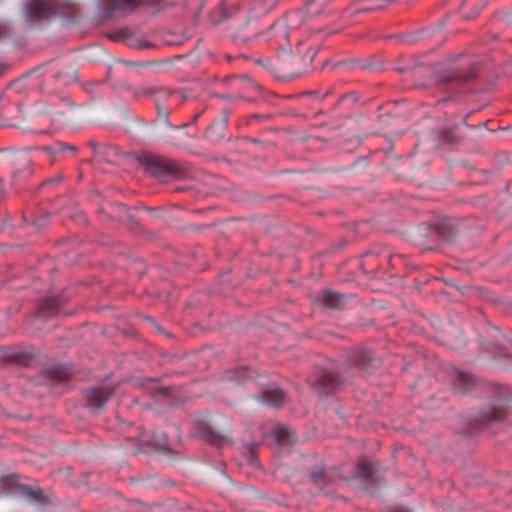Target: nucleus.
<instances>
[{
  "mask_svg": "<svg viewBox=\"0 0 512 512\" xmlns=\"http://www.w3.org/2000/svg\"><path fill=\"white\" fill-rule=\"evenodd\" d=\"M49 215L47 212L42 213L40 216L37 217H30L29 219L27 216L24 217L25 221H28L31 225L35 226L37 229H41L48 223Z\"/></svg>",
  "mask_w": 512,
  "mask_h": 512,
  "instance_id": "412c9836",
  "label": "nucleus"
},
{
  "mask_svg": "<svg viewBox=\"0 0 512 512\" xmlns=\"http://www.w3.org/2000/svg\"><path fill=\"white\" fill-rule=\"evenodd\" d=\"M339 383L338 375L325 369H319L317 378L313 382V387L320 395H327L331 393Z\"/></svg>",
  "mask_w": 512,
  "mask_h": 512,
  "instance_id": "39448f33",
  "label": "nucleus"
},
{
  "mask_svg": "<svg viewBox=\"0 0 512 512\" xmlns=\"http://www.w3.org/2000/svg\"><path fill=\"white\" fill-rule=\"evenodd\" d=\"M43 151L47 152L49 155L53 156V150L49 146H45L42 148Z\"/></svg>",
  "mask_w": 512,
  "mask_h": 512,
  "instance_id": "c756f323",
  "label": "nucleus"
},
{
  "mask_svg": "<svg viewBox=\"0 0 512 512\" xmlns=\"http://www.w3.org/2000/svg\"><path fill=\"white\" fill-rule=\"evenodd\" d=\"M316 54H317V48H311V49L307 50L306 57H309L310 61H312L313 58L316 56Z\"/></svg>",
  "mask_w": 512,
  "mask_h": 512,
  "instance_id": "cd10ccee",
  "label": "nucleus"
},
{
  "mask_svg": "<svg viewBox=\"0 0 512 512\" xmlns=\"http://www.w3.org/2000/svg\"><path fill=\"white\" fill-rule=\"evenodd\" d=\"M25 491L27 492V495L35 500V501H42L43 499V493L41 490H32L29 487H24Z\"/></svg>",
  "mask_w": 512,
  "mask_h": 512,
  "instance_id": "393cba45",
  "label": "nucleus"
},
{
  "mask_svg": "<svg viewBox=\"0 0 512 512\" xmlns=\"http://www.w3.org/2000/svg\"><path fill=\"white\" fill-rule=\"evenodd\" d=\"M474 378L471 374L456 371L455 379L453 380L454 387L462 393L468 392L473 386Z\"/></svg>",
  "mask_w": 512,
  "mask_h": 512,
  "instance_id": "2eb2a0df",
  "label": "nucleus"
},
{
  "mask_svg": "<svg viewBox=\"0 0 512 512\" xmlns=\"http://www.w3.org/2000/svg\"><path fill=\"white\" fill-rule=\"evenodd\" d=\"M312 4H308L303 10L292 12L287 16L286 23L283 21L276 22L272 29L276 30L277 33L281 34L284 38H287V26L297 27L305 22L315 13L312 11Z\"/></svg>",
  "mask_w": 512,
  "mask_h": 512,
  "instance_id": "7ed1b4c3",
  "label": "nucleus"
},
{
  "mask_svg": "<svg viewBox=\"0 0 512 512\" xmlns=\"http://www.w3.org/2000/svg\"><path fill=\"white\" fill-rule=\"evenodd\" d=\"M76 76H77V73L73 66L67 67V71L65 73L58 72L56 74V77L58 79H60L63 82V84H68V83L76 80Z\"/></svg>",
  "mask_w": 512,
  "mask_h": 512,
  "instance_id": "5701e85b",
  "label": "nucleus"
},
{
  "mask_svg": "<svg viewBox=\"0 0 512 512\" xmlns=\"http://www.w3.org/2000/svg\"><path fill=\"white\" fill-rule=\"evenodd\" d=\"M9 162L12 166L11 186L15 187L32 175V157L29 151H17L9 155Z\"/></svg>",
  "mask_w": 512,
  "mask_h": 512,
  "instance_id": "f257e3e1",
  "label": "nucleus"
},
{
  "mask_svg": "<svg viewBox=\"0 0 512 512\" xmlns=\"http://www.w3.org/2000/svg\"><path fill=\"white\" fill-rule=\"evenodd\" d=\"M112 392V389L106 388L89 389L86 391V403L89 407L96 410H102L112 395Z\"/></svg>",
  "mask_w": 512,
  "mask_h": 512,
  "instance_id": "6e6552de",
  "label": "nucleus"
},
{
  "mask_svg": "<svg viewBox=\"0 0 512 512\" xmlns=\"http://www.w3.org/2000/svg\"><path fill=\"white\" fill-rule=\"evenodd\" d=\"M474 77V72L462 73L459 71H451L447 76L444 77L443 82L454 83V82H466Z\"/></svg>",
  "mask_w": 512,
  "mask_h": 512,
  "instance_id": "6ab92c4d",
  "label": "nucleus"
},
{
  "mask_svg": "<svg viewBox=\"0 0 512 512\" xmlns=\"http://www.w3.org/2000/svg\"><path fill=\"white\" fill-rule=\"evenodd\" d=\"M200 117V113H197L196 115L193 116L192 120H191V123H195Z\"/></svg>",
  "mask_w": 512,
  "mask_h": 512,
  "instance_id": "2f4dec72",
  "label": "nucleus"
},
{
  "mask_svg": "<svg viewBox=\"0 0 512 512\" xmlns=\"http://www.w3.org/2000/svg\"><path fill=\"white\" fill-rule=\"evenodd\" d=\"M157 107V115H158V122L161 123L165 128L171 129V130H177L182 127H186L188 124H182L179 126L171 125L169 123L168 117L170 114V111L162 106H160L158 103L156 104Z\"/></svg>",
  "mask_w": 512,
  "mask_h": 512,
  "instance_id": "a211bd4d",
  "label": "nucleus"
},
{
  "mask_svg": "<svg viewBox=\"0 0 512 512\" xmlns=\"http://www.w3.org/2000/svg\"><path fill=\"white\" fill-rule=\"evenodd\" d=\"M59 305L56 299H45L38 308V314L42 318L53 317L58 314Z\"/></svg>",
  "mask_w": 512,
  "mask_h": 512,
  "instance_id": "dca6fc26",
  "label": "nucleus"
},
{
  "mask_svg": "<svg viewBox=\"0 0 512 512\" xmlns=\"http://www.w3.org/2000/svg\"><path fill=\"white\" fill-rule=\"evenodd\" d=\"M56 377L60 380V381H65L69 378V374L67 371H64V370H59L57 371V375Z\"/></svg>",
  "mask_w": 512,
  "mask_h": 512,
  "instance_id": "bb28decb",
  "label": "nucleus"
},
{
  "mask_svg": "<svg viewBox=\"0 0 512 512\" xmlns=\"http://www.w3.org/2000/svg\"><path fill=\"white\" fill-rule=\"evenodd\" d=\"M259 400L267 405L279 407L284 402L285 395L281 389L274 388L271 390H265Z\"/></svg>",
  "mask_w": 512,
  "mask_h": 512,
  "instance_id": "4468645a",
  "label": "nucleus"
},
{
  "mask_svg": "<svg viewBox=\"0 0 512 512\" xmlns=\"http://www.w3.org/2000/svg\"><path fill=\"white\" fill-rule=\"evenodd\" d=\"M44 112H52V109L51 108H47L44 110Z\"/></svg>",
  "mask_w": 512,
  "mask_h": 512,
  "instance_id": "4c0bfd02",
  "label": "nucleus"
},
{
  "mask_svg": "<svg viewBox=\"0 0 512 512\" xmlns=\"http://www.w3.org/2000/svg\"><path fill=\"white\" fill-rule=\"evenodd\" d=\"M351 361L355 366L361 367L362 369L375 366L377 362L376 358L373 356V353L368 349H357L353 353Z\"/></svg>",
  "mask_w": 512,
  "mask_h": 512,
  "instance_id": "f8f14e48",
  "label": "nucleus"
},
{
  "mask_svg": "<svg viewBox=\"0 0 512 512\" xmlns=\"http://www.w3.org/2000/svg\"><path fill=\"white\" fill-rule=\"evenodd\" d=\"M148 47H150V44H148V43L141 45V48H148Z\"/></svg>",
  "mask_w": 512,
  "mask_h": 512,
  "instance_id": "f704fd0d",
  "label": "nucleus"
},
{
  "mask_svg": "<svg viewBox=\"0 0 512 512\" xmlns=\"http://www.w3.org/2000/svg\"><path fill=\"white\" fill-rule=\"evenodd\" d=\"M386 0H367L363 5L359 7H348L344 14L347 17H354L360 13H368L376 10H380L386 6Z\"/></svg>",
  "mask_w": 512,
  "mask_h": 512,
  "instance_id": "9b49d317",
  "label": "nucleus"
},
{
  "mask_svg": "<svg viewBox=\"0 0 512 512\" xmlns=\"http://www.w3.org/2000/svg\"><path fill=\"white\" fill-rule=\"evenodd\" d=\"M65 101H66L68 104H70V103H71V101H70L69 99H65Z\"/></svg>",
  "mask_w": 512,
  "mask_h": 512,
  "instance_id": "ea45409f",
  "label": "nucleus"
},
{
  "mask_svg": "<svg viewBox=\"0 0 512 512\" xmlns=\"http://www.w3.org/2000/svg\"><path fill=\"white\" fill-rule=\"evenodd\" d=\"M316 302L324 308H342L345 305V297L332 290H324L317 296Z\"/></svg>",
  "mask_w": 512,
  "mask_h": 512,
  "instance_id": "9d476101",
  "label": "nucleus"
},
{
  "mask_svg": "<svg viewBox=\"0 0 512 512\" xmlns=\"http://www.w3.org/2000/svg\"><path fill=\"white\" fill-rule=\"evenodd\" d=\"M505 411L500 408H495L493 411L485 413L482 415L481 419L482 421H494V420H500L504 417Z\"/></svg>",
  "mask_w": 512,
  "mask_h": 512,
  "instance_id": "b1692460",
  "label": "nucleus"
},
{
  "mask_svg": "<svg viewBox=\"0 0 512 512\" xmlns=\"http://www.w3.org/2000/svg\"><path fill=\"white\" fill-rule=\"evenodd\" d=\"M509 23L512 25V15L509 18Z\"/></svg>",
  "mask_w": 512,
  "mask_h": 512,
  "instance_id": "58836bf2",
  "label": "nucleus"
},
{
  "mask_svg": "<svg viewBox=\"0 0 512 512\" xmlns=\"http://www.w3.org/2000/svg\"><path fill=\"white\" fill-rule=\"evenodd\" d=\"M229 112L223 110L219 118L215 119L206 131L207 138L212 142L222 140L226 135Z\"/></svg>",
  "mask_w": 512,
  "mask_h": 512,
  "instance_id": "0eeeda50",
  "label": "nucleus"
},
{
  "mask_svg": "<svg viewBox=\"0 0 512 512\" xmlns=\"http://www.w3.org/2000/svg\"><path fill=\"white\" fill-rule=\"evenodd\" d=\"M357 471L358 476L364 479H368L372 475L370 464L365 459H361L357 462Z\"/></svg>",
  "mask_w": 512,
  "mask_h": 512,
  "instance_id": "4be33fe9",
  "label": "nucleus"
},
{
  "mask_svg": "<svg viewBox=\"0 0 512 512\" xmlns=\"http://www.w3.org/2000/svg\"><path fill=\"white\" fill-rule=\"evenodd\" d=\"M280 0H255V10L258 14L270 12Z\"/></svg>",
  "mask_w": 512,
  "mask_h": 512,
  "instance_id": "aec40b11",
  "label": "nucleus"
},
{
  "mask_svg": "<svg viewBox=\"0 0 512 512\" xmlns=\"http://www.w3.org/2000/svg\"><path fill=\"white\" fill-rule=\"evenodd\" d=\"M62 148L63 150H72V151H75V148L66 144V145H62Z\"/></svg>",
  "mask_w": 512,
  "mask_h": 512,
  "instance_id": "7c9ffc66",
  "label": "nucleus"
},
{
  "mask_svg": "<svg viewBox=\"0 0 512 512\" xmlns=\"http://www.w3.org/2000/svg\"><path fill=\"white\" fill-rule=\"evenodd\" d=\"M228 377L238 383L257 382L262 385L266 379L265 375H258L255 371L250 370L247 367H241L239 369L230 371Z\"/></svg>",
  "mask_w": 512,
  "mask_h": 512,
  "instance_id": "1a4fd4ad",
  "label": "nucleus"
},
{
  "mask_svg": "<svg viewBox=\"0 0 512 512\" xmlns=\"http://www.w3.org/2000/svg\"><path fill=\"white\" fill-rule=\"evenodd\" d=\"M147 168L155 175H172L178 176V168L175 163L170 160L158 157L156 155H146L144 157Z\"/></svg>",
  "mask_w": 512,
  "mask_h": 512,
  "instance_id": "20e7f679",
  "label": "nucleus"
},
{
  "mask_svg": "<svg viewBox=\"0 0 512 512\" xmlns=\"http://www.w3.org/2000/svg\"><path fill=\"white\" fill-rule=\"evenodd\" d=\"M171 94L170 91L156 88V87H142L139 89H136L133 92V95L135 98L143 97V96H158L159 98L163 97L166 98Z\"/></svg>",
  "mask_w": 512,
  "mask_h": 512,
  "instance_id": "f3484780",
  "label": "nucleus"
},
{
  "mask_svg": "<svg viewBox=\"0 0 512 512\" xmlns=\"http://www.w3.org/2000/svg\"><path fill=\"white\" fill-rule=\"evenodd\" d=\"M323 476H324L323 469H320V470H317V471H314L311 473V478L315 483H319L321 481V479L323 478Z\"/></svg>",
  "mask_w": 512,
  "mask_h": 512,
  "instance_id": "a878e982",
  "label": "nucleus"
},
{
  "mask_svg": "<svg viewBox=\"0 0 512 512\" xmlns=\"http://www.w3.org/2000/svg\"><path fill=\"white\" fill-rule=\"evenodd\" d=\"M272 433L279 444L293 443L296 440L295 431L288 426L275 424Z\"/></svg>",
  "mask_w": 512,
  "mask_h": 512,
  "instance_id": "ddd939ff",
  "label": "nucleus"
},
{
  "mask_svg": "<svg viewBox=\"0 0 512 512\" xmlns=\"http://www.w3.org/2000/svg\"><path fill=\"white\" fill-rule=\"evenodd\" d=\"M147 2V0H103V5L105 14L110 16L115 12L129 13Z\"/></svg>",
  "mask_w": 512,
  "mask_h": 512,
  "instance_id": "423d86ee",
  "label": "nucleus"
},
{
  "mask_svg": "<svg viewBox=\"0 0 512 512\" xmlns=\"http://www.w3.org/2000/svg\"><path fill=\"white\" fill-rule=\"evenodd\" d=\"M59 181H60V178H55V179L53 180V182H55V183H57V182H59ZM50 182H52V180H51Z\"/></svg>",
  "mask_w": 512,
  "mask_h": 512,
  "instance_id": "e433bc0d",
  "label": "nucleus"
},
{
  "mask_svg": "<svg viewBox=\"0 0 512 512\" xmlns=\"http://www.w3.org/2000/svg\"><path fill=\"white\" fill-rule=\"evenodd\" d=\"M164 444H165V441L157 443V445L161 446V447L164 446Z\"/></svg>",
  "mask_w": 512,
  "mask_h": 512,
  "instance_id": "c9c22d12",
  "label": "nucleus"
},
{
  "mask_svg": "<svg viewBox=\"0 0 512 512\" xmlns=\"http://www.w3.org/2000/svg\"><path fill=\"white\" fill-rule=\"evenodd\" d=\"M7 33V27L5 24L0 23V37H3Z\"/></svg>",
  "mask_w": 512,
  "mask_h": 512,
  "instance_id": "c85d7f7f",
  "label": "nucleus"
},
{
  "mask_svg": "<svg viewBox=\"0 0 512 512\" xmlns=\"http://www.w3.org/2000/svg\"><path fill=\"white\" fill-rule=\"evenodd\" d=\"M89 145H90V147L92 149L96 150V148H97V143L96 142H90Z\"/></svg>",
  "mask_w": 512,
  "mask_h": 512,
  "instance_id": "473e14b6",
  "label": "nucleus"
},
{
  "mask_svg": "<svg viewBox=\"0 0 512 512\" xmlns=\"http://www.w3.org/2000/svg\"><path fill=\"white\" fill-rule=\"evenodd\" d=\"M54 6V0H29L25 5L24 14L35 21L48 19L60 13Z\"/></svg>",
  "mask_w": 512,
  "mask_h": 512,
  "instance_id": "f03ea898",
  "label": "nucleus"
},
{
  "mask_svg": "<svg viewBox=\"0 0 512 512\" xmlns=\"http://www.w3.org/2000/svg\"><path fill=\"white\" fill-rule=\"evenodd\" d=\"M234 15V11L226 12V18H230Z\"/></svg>",
  "mask_w": 512,
  "mask_h": 512,
  "instance_id": "72a5a7b5",
  "label": "nucleus"
}]
</instances>
